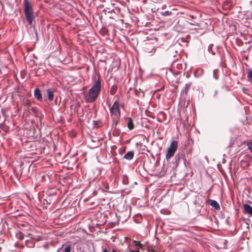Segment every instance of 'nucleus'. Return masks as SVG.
Masks as SVG:
<instances>
[{
    "mask_svg": "<svg viewBox=\"0 0 252 252\" xmlns=\"http://www.w3.org/2000/svg\"><path fill=\"white\" fill-rule=\"evenodd\" d=\"M125 252H140L139 251H133L129 249H126Z\"/></svg>",
    "mask_w": 252,
    "mask_h": 252,
    "instance_id": "nucleus-15",
    "label": "nucleus"
},
{
    "mask_svg": "<svg viewBox=\"0 0 252 252\" xmlns=\"http://www.w3.org/2000/svg\"><path fill=\"white\" fill-rule=\"evenodd\" d=\"M24 6L25 16L29 24L32 25L33 18L32 6L29 1H25Z\"/></svg>",
    "mask_w": 252,
    "mask_h": 252,
    "instance_id": "nucleus-2",
    "label": "nucleus"
},
{
    "mask_svg": "<svg viewBox=\"0 0 252 252\" xmlns=\"http://www.w3.org/2000/svg\"><path fill=\"white\" fill-rule=\"evenodd\" d=\"M34 96L35 97L39 100H42V97L40 90L36 88L34 90Z\"/></svg>",
    "mask_w": 252,
    "mask_h": 252,
    "instance_id": "nucleus-6",
    "label": "nucleus"
},
{
    "mask_svg": "<svg viewBox=\"0 0 252 252\" xmlns=\"http://www.w3.org/2000/svg\"><path fill=\"white\" fill-rule=\"evenodd\" d=\"M165 13H167L168 15H169V12L168 11H166Z\"/></svg>",
    "mask_w": 252,
    "mask_h": 252,
    "instance_id": "nucleus-17",
    "label": "nucleus"
},
{
    "mask_svg": "<svg viewBox=\"0 0 252 252\" xmlns=\"http://www.w3.org/2000/svg\"><path fill=\"white\" fill-rule=\"evenodd\" d=\"M127 126L129 129H132L133 128L132 120L130 118H128V122L127 123Z\"/></svg>",
    "mask_w": 252,
    "mask_h": 252,
    "instance_id": "nucleus-10",
    "label": "nucleus"
},
{
    "mask_svg": "<svg viewBox=\"0 0 252 252\" xmlns=\"http://www.w3.org/2000/svg\"><path fill=\"white\" fill-rule=\"evenodd\" d=\"M247 146L248 149L250 150L251 153L252 154V141L248 142L247 144Z\"/></svg>",
    "mask_w": 252,
    "mask_h": 252,
    "instance_id": "nucleus-12",
    "label": "nucleus"
},
{
    "mask_svg": "<svg viewBox=\"0 0 252 252\" xmlns=\"http://www.w3.org/2000/svg\"><path fill=\"white\" fill-rule=\"evenodd\" d=\"M47 93L49 100L50 101H52L54 99V94L53 92L50 89H47Z\"/></svg>",
    "mask_w": 252,
    "mask_h": 252,
    "instance_id": "nucleus-8",
    "label": "nucleus"
},
{
    "mask_svg": "<svg viewBox=\"0 0 252 252\" xmlns=\"http://www.w3.org/2000/svg\"><path fill=\"white\" fill-rule=\"evenodd\" d=\"M210 205L214 207L215 209H219L220 208V206L218 204V203L215 201V200H212L210 201Z\"/></svg>",
    "mask_w": 252,
    "mask_h": 252,
    "instance_id": "nucleus-9",
    "label": "nucleus"
},
{
    "mask_svg": "<svg viewBox=\"0 0 252 252\" xmlns=\"http://www.w3.org/2000/svg\"><path fill=\"white\" fill-rule=\"evenodd\" d=\"M248 77L252 82V70H249L248 71Z\"/></svg>",
    "mask_w": 252,
    "mask_h": 252,
    "instance_id": "nucleus-11",
    "label": "nucleus"
},
{
    "mask_svg": "<svg viewBox=\"0 0 252 252\" xmlns=\"http://www.w3.org/2000/svg\"><path fill=\"white\" fill-rule=\"evenodd\" d=\"M133 156H134V153L132 151H129L128 152H127L125 156H124V158L125 159H126L127 160H130L133 157Z\"/></svg>",
    "mask_w": 252,
    "mask_h": 252,
    "instance_id": "nucleus-7",
    "label": "nucleus"
},
{
    "mask_svg": "<svg viewBox=\"0 0 252 252\" xmlns=\"http://www.w3.org/2000/svg\"><path fill=\"white\" fill-rule=\"evenodd\" d=\"M102 252H109L106 249H104Z\"/></svg>",
    "mask_w": 252,
    "mask_h": 252,
    "instance_id": "nucleus-16",
    "label": "nucleus"
},
{
    "mask_svg": "<svg viewBox=\"0 0 252 252\" xmlns=\"http://www.w3.org/2000/svg\"><path fill=\"white\" fill-rule=\"evenodd\" d=\"M133 243L135 244V246H139L141 248H142L143 245L140 243H137L136 241H134Z\"/></svg>",
    "mask_w": 252,
    "mask_h": 252,
    "instance_id": "nucleus-13",
    "label": "nucleus"
},
{
    "mask_svg": "<svg viewBox=\"0 0 252 252\" xmlns=\"http://www.w3.org/2000/svg\"><path fill=\"white\" fill-rule=\"evenodd\" d=\"M243 208L245 213L252 216V207L249 204H245L243 205Z\"/></svg>",
    "mask_w": 252,
    "mask_h": 252,
    "instance_id": "nucleus-5",
    "label": "nucleus"
},
{
    "mask_svg": "<svg viewBox=\"0 0 252 252\" xmlns=\"http://www.w3.org/2000/svg\"><path fill=\"white\" fill-rule=\"evenodd\" d=\"M190 17H191L192 18H194V16H192V15H190Z\"/></svg>",
    "mask_w": 252,
    "mask_h": 252,
    "instance_id": "nucleus-20",
    "label": "nucleus"
},
{
    "mask_svg": "<svg viewBox=\"0 0 252 252\" xmlns=\"http://www.w3.org/2000/svg\"><path fill=\"white\" fill-rule=\"evenodd\" d=\"M100 90V82L97 81L89 90L88 94L86 96L87 101L91 102L94 101L99 94Z\"/></svg>",
    "mask_w": 252,
    "mask_h": 252,
    "instance_id": "nucleus-1",
    "label": "nucleus"
},
{
    "mask_svg": "<svg viewBox=\"0 0 252 252\" xmlns=\"http://www.w3.org/2000/svg\"><path fill=\"white\" fill-rule=\"evenodd\" d=\"M214 77L217 79V78L215 77V71H214Z\"/></svg>",
    "mask_w": 252,
    "mask_h": 252,
    "instance_id": "nucleus-18",
    "label": "nucleus"
},
{
    "mask_svg": "<svg viewBox=\"0 0 252 252\" xmlns=\"http://www.w3.org/2000/svg\"><path fill=\"white\" fill-rule=\"evenodd\" d=\"M112 252H117L115 250H113Z\"/></svg>",
    "mask_w": 252,
    "mask_h": 252,
    "instance_id": "nucleus-19",
    "label": "nucleus"
},
{
    "mask_svg": "<svg viewBox=\"0 0 252 252\" xmlns=\"http://www.w3.org/2000/svg\"><path fill=\"white\" fill-rule=\"evenodd\" d=\"M111 115L113 119L119 118L120 116V111L119 109V104L117 101H115L112 106L110 108Z\"/></svg>",
    "mask_w": 252,
    "mask_h": 252,
    "instance_id": "nucleus-3",
    "label": "nucleus"
},
{
    "mask_svg": "<svg viewBox=\"0 0 252 252\" xmlns=\"http://www.w3.org/2000/svg\"><path fill=\"white\" fill-rule=\"evenodd\" d=\"M178 147V143L176 141L172 142L170 147L168 148L167 152L166 155V159H169L173 157L176 152Z\"/></svg>",
    "mask_w": 252,
    "mask_h": 252,
    "instance_id": "nucleus-4",
    "label": "nucleus"
},
{
    "mask_svg": "<svg viewBox=\"0 0 252 252\" xmlns=\"http://www.w3.org/2000/svg\"><path fill=\"white\" fill-rule=\"evenodd\" d=\"M71 248L69 246L66 247L64 249V252H70Z\"/></svg>",
    "mask_w": 252,
    "mask_h": 252,
    "instance_id": "nucleus-14",
    "label": "nucleus"
}]
</instances>
